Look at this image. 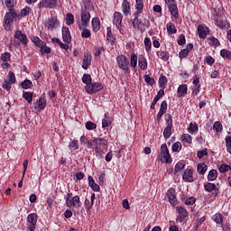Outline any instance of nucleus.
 <instances>
[{
    "label": "nucleus",
    "mask_w": 231,
    "mask_h": 231,
    "mask_svg": "<svg viewBox=\"0 0 231 231\" xmlns=\"http://www.w3.org/2000/svg\"><path fill=\"white\" fill-rule=\"evenodd\" d=\"M91 2L88 1L87 4H85V7L81 9V20H78V26L79 30H84L85 28H88V25L89 24V20L91 19V14H89V6H91Z\"/></svg>",
    "instance_id": "obj_1"
},
{
    "label": "nucleus",
    "mask_w": 231,
    "mask_h": 231,
    "mask_svg": "<svg viewBox=\"0 0 231 231\" xmlns=\"http://www.w3.org/2000/svg\"><path fill=\"white\" fill-rule=\"evenodd\" d=\"M15 39H18L19 42H22V44H28V38L24 33H22L21 31H16L14 33Z\"/></svg>",
    "instance_id": "obj_17"
},
{
    "label": "nucleus",
    "mask_w": 231,
    "mask_h": 231,
    "mask_svg": "<svg viewBox=\"0 0 231 231\" xmlns=\"http://www.w3.org/2000/svg\"><path fill=\"white\" fill-rule=\"evenodd\" d=\"M220 55L221 57H223V59H227V60H231V51L226 50V49H223L220 51Z\"/></svg>",
    "instance_id": "obj_37"
},
{
    "label": "nucleus",
    "mask_w": 231,
    "mask_h": 231,
    "mask_svg": "<svg viewBox=\"0 0 231 231\" xmlns=\"http://www.w3.org/2000/svg\"><path fill=\"white\" fill-rule=\"evenodd\" d=\"M132 24L134 30H138L139 32H143V30H145V23H143V22L138 18L133 19Z\"/></svg>",
    "instance_id": "obj_11"
},
{
    "label": "nucleus",
    "mask_w": 231,
    "mask_h": 231,
    "mask_svg": "<svg viewBox=\"0 0 231 231\" xmlns=\"http://www.w3.org/2000/svg\"><path fill=\"white\" fill-rule=\"evenodd\" d=\"M21 17L16 12H7L4 17V27L6 32H12V26H14V19Z\"/></svg>",
    "instance_id": "obj_2"
},
{
    "label": "nucleus",
    "mask_w": 231,
    "mask_h": 231,
    "mask_svg": "<svg viewBox=\"0 0 231 231\" xmlns=\"http://www.w3.org/2000/svg\"><path fill=\"white\" fill-rule=\"evenodd\" d=\"M183 169H185V164H183V162H178L175 165L174 174H178V172H180V171H183Z\"/></svg>",
    "instance_id": "obj_51"
},
{
    "label": "nucleus",
    "mask_w": 231,
    "mask_h": 231,
    "mask_svg": "<svg viewBox=\"0 0 231 231\" xmlns=\"http://www.w3.org/2000/svg\"><path fill=\"white\" fill-rule=\"evenodd\" d=\"M37 214L36 213H31L27 217V221L30 223L31 226H37Z\"/></svg>",
    "instance_id": "obj_27"
},
{
    "label": "nucleus",
    "mask_w": 231,
    "mask_h": 231,
    "mask_svg": "<svg viewBox=\"0 0 231 231\" xmlns=\"http://www.w3.org/2000/svg\"><path fill=\"white\" fill-rule=\"evenodd\" d=\"M172 152H180V151H181V143L180 142H176L172 144Z\"/></svg>",
    "instance_id": "obj_49"
},
{
    "label": "nucleus",
    "mask_w": 231,
    "mask_h": 231,
    "mask_svg": "<svg viewBox=\"0 0 231 231\" xmlns=\"http://www.w3.org/2000/svg\"><path fill=\"white\" fill-rule=\"evenodd\" d=\"M80 143H82L83 145H86V147H88V149H91V147H93V143L92 141H89L88 139V137H86V135H82L79 139Z\"/></svg>",
    "instance_id": "obj_29"
},
{
    "label": "nucleus",
    "mask_w": 231,
    "mask_h": 231,
    "mask_svg": "<svg viewBox=\"0 0 231 231\" xmlns=\"http://www.w3.org/2000/svg\"><path fill=\"white\" fill-rule=\"evenodd\" d=\"M116 60L120 69H123L126 73H129V60H127V57L120 55L116 57Z\"/></svg>",
    "instance_id": "obj_5"
},
{
    "label": "nucleus",
    "mask_w": 231,
    "mask_h": 231,
    "mask_svg": "<svg viewBox=\"0 0 231 231\" xmlns=\"http://www.w3.org/2000/svg\"><path fill=\"white\" fill-rule=\"evenodd\" d=\"M144 46L146 51H151V48L152 47V42H151V38L146 37L144 39Z\"/></svg>",
    "instance_id": "obj_47"
},
{
    "label": "nucleus",
    "mask_w": 231,
    "mask_h": 231,
    "mask_svg": "<svg viewBox=\"0 0 231 231\" xmlns=\"http://www.w3.org/2000/svg\"><path fill=\"white\" fill-rule=\"evenodd\" d=\"M194 48V45L192 43H189L187 47L183 50H181L179 53L180 59H185L188 55L190 50Z\"/></svg>",
    "instance_id": "obj_16"
},
{
    "label": "nucleus",
    "mask_w": 231,
    "mask_h": 231,
    "mask_svg": "<svg viewBox=\"0 0 231 231\" xmlns=\"http://www.w3.org/2000/svg\"><path fill=\"white\" fill-rule=\"evenodd\" d=\"M132 68H136L137 64H138V56H136V54L133 53L131 55V62H130Z\"/></svg>",
    "instance_id": "obj_48"
},
{
    "label": "nucleus",
    "mask_w": 231,
    "mask_h": 231,
    "mask_svg": "<svg viewBox=\"0 0 231 231\" xmlns=\"http://www.w3.org/2000/svg\"><path fill=\"white\" fill-rule=\"evenodd\" d=\"M167 197L169 199V201L171 205H173V207L176 205V190L172 188L169 189L167 191Z\"/></svg>",
    "instance_id": "obj_14"
},
{
    "label": "nucleus",
    "mask_w": 231,
    "mask_h": 231,
    "mask_svg": "<svg viewBox=\"0 0 231 231\" xmlns=\"http://www.w3.org/2000/svg\"><path fill=\"white\" fill-rule=\"evenodd\" d=\"M23 98H25L29 104H32L33 94L32 92H24Z\"/></svg>",
    "instance_id": "obj_54"
},
{
    "label": "nucleus",
    "mask_w": 231,
    "mask_h": 231,
    "mask_svg": "<svg viewBox=\"0 0 231 231\" xmlns=\"http://www.w3.org/2000/svg\"><path fill=\"white\" fill-rule=\"evenodd\" d=\"M102 89H104V86L99 82H92L85 87V91L88 95H94L95 93H98V91H102Z\"/></svg>",
    "instance_id": "obj_4"
},
{
    "label": "nucleus",
    "mask_w": 231,
    "mask_h": 231,
    "mask_svg": "<svg viewBox=\"0 0 231 231\" xmlns=\"http://www.w3.org/2000/svg\"><path fill=\"white\" fill-rule=\"evenodd\" d=\"M5 5L9 12H15V9L14 8V0H5Z\"/></svg>",
    "instance_id": "obj_46"
},
{
    "label": "nucleus",
    "mask_w": 231,
    "mask_h": 231,
    "mask_svg": "<svg viewBox=\"0 0 231 231\" xmlns=\"http://www.w3.org/2000/svg\"><path fill=\"white\" fill-rule=\"evenodd\" d=\"M86 129H88V131H93V129H95L97 127V124L91 122V121H88L85 125Z\"/></svg>",
    "instance_id": "obj_53"
},
{
    "label": "nucleus",
    "mask_w": 231,
    "mask_h": 231,
    "mask_svg": "<svg viewBox=\"0 0 231 231\" xmlns=\"http://www.w3.org/2000/svg\"><path fill=\"white\" fill-rule=\"evenodd\" d=\"M208 27H205L201 24H199L198 26V33H199V37H200V39H207V35L208 33Z\"/></svg>",
    "instance_id": "obj_15"
},
{
    "label": "nucleus",
    "mask_w": 231,
    "mask_h": 231,
    "mask_svg": "<svg viewBox=\"0 0 231 231\" xmlns=\"http://www.w3.org/2000/svg\"><path fill=\"white\" fill-rule=\"evenodd\" d=\"M59 24H60V22L55 16H51L45 23V26L48 30H55V28L59 27Z\"/></svg>",
    "instance_id": "obj_7"
},
{
    "label": "nucleus",
    "mask_w": 231,
    "mask_h": 231,
    "mask_svg": "<svg viewBox=\"0 0 231 231\" xmlns=\"http://www.w3.org/2000/svg\"><path fill=\"white\" fill-rule=\"evenodd\" d=\"M171 134H172V124H167L166 127L163 131V136L167 140L171 138Z\"/></svg>",
    "instance_id": "obj_28"
},
{
    "label": "nucleus",
    "mask_w": 231,
    "mask_h": 231,
    "mask_svg": "<svg viewBox=\"0 0 231 231\" xmlns=\"http://www.w3.org/2000/svg\"><path fill=\"white\" fill-rule=\"evenodd\" d=\"M122 19H124L122 13L116 12L114 14V23L116 24L117 30H119L120 33L124 34L122 32Z\"/></svg>",
    "instance_id": "obj_8"
},
{
    "label": "nucleus",
    "mask_w": 231,
    "mask_h": 231,
    "mask_svg": "<svg viewBox=\"0 0 231 231\" xmlns=\"http://www.w3.org/2000/svg\"><path fill=\"white\" fill-rule=\"evenodd\" d=\"M21 88L23 89H31V88H33V83L30 79H25L21 83Z\"/></svg>",
    "instance_id": "obj_34"
},
{
    "label": "nucleus",
    "mask_w": 231,
    "mask_h": 231,
    "mask_svg": "<svg viewBox=\"0 0 231 231\" xmlns=\"http://www.w3.org/2000/svg\"><path fill=\"white\" fill-rule=\"evenodd\" d=\"M66 206L69 207V208H71V207H74V208H80V197L78 195L73 197Z\"/></svg>",
    "instance_id": "obj_10"
},
{
    "label": "nucleus",
    "mask_w": 231,
    "mask_h": 231,
    "mask_svg": "<svg viewBox=\"0 0 231 231\" xmlns=\"http://www.w3.org/2000/svg\"><path fill=\"white\" fill-rule=\"evenodd\" d=\"M91 66V55L85 53L83 56L82 68L83 69H88Z\"/></svg>",
    "instance_id": "obj_18"
},
{
    "label": "nucleus",
    "mask_w": 231,
    "mask_h": 231,
    "mask_svg": "<svg viewBox=\"0 0 231 231\" xmlns=\"http://www.w3.org/2000/svg\"><path fill=\"white\" fill-rule=\"evenodd\" d=\"M122 8L123 14H125V15H129L131 12V3H129L127 0H124L122 3Z\"/></svg>",
    "instance_id": "obj_25"
},
{
    "label": "nucleus",
    "mask_w": 231,
    "mask_h": 231,
    "mask_svg": "<svg viewBox=\"0 0 231 231\" xmlns=\"http://www.w3.org/2000/svg\"><path fill=\"white\" fill-rule=\"evenodd\" d=\"M30 12H32V9L30 7L26 6L25 8L22 9L20 12V17H26V15L30 14Z\"/></svg>",
    "instance_id": "obj_50"
},
{
    "label": "nucleus",
    "mask_w": 231,
    "mask_h": 231,
    "mask_svg": "<svg viewBox=\"0 0 231 231\" xmlns=\"http://www.w3.org/2000/svg\"><path fill=\"white\" fill-rule=\"evenodd\" d=\"M75 23V17L72 14L69 13L66 14V24L71 26Z\"/></svg>",
    "instance_id": "obj_38"
},
{
    "label": "nucleus",
    "mask_w": 231,
    "mask_h": 231,
    "mask_svg": "<svg viewBox=\"0 0 231 231\" xmlns=\"http://www.w3.org/2000/svg\"><path fill=\"white\" fill-rule=\"evenodd\" d=\"M7 79L10 83L15 84L16 79H15V74L13 71H9Z\"/></svg>",
    "instance_id": "obj_55"
},
{
    "label": "nucleus",
    "mask_w": 231,
    "mask_h": 231,
    "mask_svg": "<svg viewBox=\"0 0 231 231\" xmlns=\"http://www.w3.org/2000/svg\"><path fill=\"white\" fill-rule=\"evenodd\" d=\"M163 95H165V91L163 89L158 91V94L155 96L151 105V109H154L156 107V104H158V101L163 97Z\"/></svg>",
    "instance_id": "obj_19"
},
{
    "label": "nucleus",
    "mask_w": 231,
    "mask_h": 231,
    "mask_svg": "<svg viewBox=\"0 0 231 231\" xmlns=\"http://www.w3.org/2000/svg\"><path fill=\"white\" fill-rule=\"evenodd\" d=\"M93 147H100V145H107V140L104 138H94L92 140Z\"/></svg>",
    "instance_id": "obj_22"
},
{
    "label": "nucleus",
    "mask_w": 231,
    "mask_h": 231,
    "mask_svg": "<svg viewBox=\"0 0 231 231\" xmlns=\"http://www.w3.org/2000/svg\"><path fill=\"white\" fill-rule=\"evenodd\" d=\"M169 10L171 12V14L175 18L178 19L180 17V14L178 13V5L176 4H170L168 5Z\"/></svg>",
    "instance_id": "obj_20"
},
{
    "label": "nucleus",
    "mask_w": 231,
    "mask_h": 231,
    "mask_svg": "<svg viewBox=\"0 0 231 231\" xmlns=\"http://www.w3.org/2000/svg\"><path fill=\"white\" fill-rule=\"evenodd\" d=\"M187 89H188V87L186 84L179 86L177 89L178 97H185V95H187Z\"/></svg>",
    "instance_id": "obj_30"
},
{
    "label": "nucleus",
    "mask_w": 231,
    "mask_h": 231,
    "mask_svg": "<svg viewBox=\"0 0 231 231\" xmlns=\"http://www.w3.org/2000/svg\"><path fill=\"white\" fill-rule=\"evenodd\" d=\"M166 28H167L168 33L174 34L176 33V32H178V30L176 29V25H174V23H167Z\"/></svg>",
    "instance_id": "obj_39"
},
{
    "label": "nucleus",
    "mask_w": 231,
    "mask_h": 231,
    "mask_svg": "<svg viewBox=\"0 0 231 231\" xmlns=\"http://www.w3.org/2000/svg\"><path fill=\"white\" fill-rule=\"evenodd\" d=\"M226 143L227 152H230L231 154V136H227L226 138Z\"/></svg>",
    "instance_id": "obj_63"
},
{
    "label": "nucleus",
    "mask_w": 231,
    "mask_h": 231,
    "mask_svg": "<svg viewBox=\"0 0 231 231\" xmlns=\"http://www.w3.org/2000/svg\"><path fill=\"white\" fill-rule=\"evenodd\" d=\"M215 180H217V171H216V170H211V171L208 172V181H215Z\"/></svg>",
    "instance_id": "obj_36"
},
{
    "label": "nucleus",
    "mask_w": 231,
    "mask_h": 231,
    "mask_svg": "<svg viewBox=\"0 0 231 231\" xmlns=\"http://www.w3.org/2000/svg\"><path fill=\"white\" fill-rule=\"evenodd\" d=\"M83 84H86L87 86H89L92 83L91 75L89 74H84L82 78Z\"/></svg>",
    "instance_id": "obj_44"
},
{
    "label": "nucleus",
    "mask_w": 231,
    "mask_h": 231,
    "mask_svg": "<svg viewBox=\"0 0 231 231\" xmlns=\"http://www.w3.org/2000/svg\"><path fill=\"white\" fill-rule=\"evenodd\" d=\"M196 203V198L194 197H189L185 200V205H194Z\"/></svg>",
    "instance_id": "obj_64"
},
{
    "label": "nucleus",
    "mask_w": 231,
    "mask_h": 231,
    "mask_svg": "<svg viewBox=\"0 0 231 231\" xmlns=\"http://www.w3.org/2000/svg\"><path fill=\"white\" fill-rule=\"evenodd\" d=\"M213 127L217 133H221V131H223V125H221V122L219 121L215 122Z\"/></svg>",
    "instance_id": "obj_52"
},
{
    "label": "nucleus",
    "mask_w": 231,
    "mask_h": 231,
    "mask_svg": "<svg viewBox=\"0 0 231 231\" xmlns=\"http://www.w3.org/2000/svg\"><path fill=\"white\" fill-rule=\"evenodd\" d=\"M216 184L210 182H208L204 185L206 192H214V190H216Z\"/></svg>",
    "instance_id": "obj_41"
},
{
    "label": "nucleus",
    "mask_w": 231,
    "mask_h": 231,
    "mask_svg": "<svg viewBox=\"0 0 231 231\" xmlns=\"http://www.w3.org/2000/svg\"><path fill=\"white\" fill-rule=\"evenodd\" d=\"M157 55L159 59H162V60H164V61L169 60V52L167 51H158Z\"/></svg>",
    "instance_id": "obj_42"
},
{
    "label": "nucleus",
    "mask_w": 231,
    "mask_h": 231,
    "mask_svg": "<svg viewBox=\"0 0 231 231\" xmlns=\"http://www.w3.org/2000/svg\"><path fill=\"white\" fill-rule=\"evenodd\" d=\"M182 179L184 181H188V183H192L194 179L192 178V170H186L183 173Z\"/></svg>",
    "instance_id": "obj_23"
},
{
    "label": "nucleus",
    "mask_w": 231,
    "mask_h": 231,
    "mask_svg": "<svg viewBox=\"0 0 231 231\" xmlns=\"http://www.w3.org/2000/svg\"><path fill=\"white\" fill-rule=\"evenodd\" d=\"M182 141L186 143H192V136H190L189 134H184L182 135Z\"/></svg>",
    "instance_id": "obj_57"
},
{
    "label": "nucleus",
    "mask_w": 231,
    "mask_h": 231,
    "mask_svg": "<svg viewBox=\"0 0 231 231\" xmlns=\"http://www.w3.org/2000/svg\"><path fill=\"white\" fill-rule=\"evenodd\" d=\"M213 220L217 223V225H221L223 223V215L221 213H217L213 216Z\"/></svg>",
    "instance_id": "obj_45"
},
{
    "label": "nucleus",
    "mask_w": 231,
    "mask_h": 231,
    "mask_svg": "<svg viewBox=\"0 0 231 231\" xmlns=\"http://www.w3.org/2000/svg\"><path fill=\"white\" fill-rule=\"evenodd\" d=\"M189 133H190L191 134H193V133H198V125L190 123L189 127Z\"/></svg>",
    "instance_id": "obj_59"
},
{
    "label": "nucleus",
    "mask_w": 231,
    "mask_h": 231,
    "mask_svg": "<svg viewBox=\"0 0 231 231\" xmlns=\"http://www.w3.org/2000/svg\"><path fill=\"white\" fill-rule=\"evenodd\" d=\"M176 210H177V219L176 222L177 223H183V221H185V217H187L189 216V212L187 211V209L183 207L180 206H177L176 207Z\"/></svg>",
    "instance_id": "obj_6"
},
{
    "label": "nucleus",
    "mask_w": 231,
    "mask_h": 231,
    "mask_svg": "<svg viewBox=\"0 0 231 231\" xmlns=\"http://www.w3.org/2000/svg\"><path fill=\"white\" fill-rule=\"evenodd\" d=\"M159 158L162 163H171L172 158H171V153L169 152V148H167V144L163 143L161 145V152L159 154Z\"/></svg>",
    "instance_id": "obj_3"
},
{
    "label": "nucleus",
    "mask_w": 231,
    "mask_h": 231,
    "mask_svg": "<svg viewBox=\"0 0 231 231\" xmlns=\"http://www.w3.org/2000/svg\"><path fill=\"white\" fill-rule=\"evenodd\" d=\"M216 24L218 28H221L222 30L225 28H229L228 22L223 18H219L216 21Z\"/></svg>",
    "instance_id": "obj_31"
},
{
    "label": "nucleus",
    "mask_w": 231,
    "mask_h": 231,
    "mask_svg": "<svg viewBox=\"0 0 231 231\" xmlns=\"http://www.w3.org/2000/svg\"><path fill=\"white\" fill-rule=\"evenodd\" d=\"M88 185L94 192H100V186L95 183V180L91 176H88Z\"/></svg>",
    "instance_id": "obj_24"
},
{
    "label": "nucleus",
    "mask_w": 231,
    "mask_h": 231,
    "mask_svg": "<svg viewBox=\"0 0 231 231\" xmlns=\"http://www.w3.org/2000/svg\"><path fill=\"white\" fill-rule=\"evenodd\" d=\"M12 84L13 83H10L9 80L5 79L2 83V86H3L4 89H6V91H10V89H12Z\"/></svg>",
    "instance_id": "obj_56"
},
{
    "label": "nucleus",
    "mask_w": 231,
    "mask_h": 231,
    "mask_svg": "<svg viewBox=\"0 0 231 231\" xmlns=\"http://www.w3.org/2000/svg\"><path fill=\"white\" fill-rule=\"evenodd\" d=\"M69 149L73 152V151H77L79 149V141L77 140H72L69 143Z\"/></svg>",
    "instance_id": "obj_40"
},
{
    "label": "nucleus",
    "mask_w": 231,
    "mask_h": 231,
    "mask_svg": "<svg viewBox=\"0 0 231 231\" xmlns=\"http://www.w3.org/2000/svg\"><path fill=\"white\" fill-rule=\"evenodd\" d=\"M144 81L150 86H154L155 83L154 79L149 77V75H144Z\"/></svg>",
    "instance_id": "obj_61"
},
{
    "label": "nucleus",
    "mask_w": 231,
    "mask_h": 231,
    "mask_svg": "<svg viewBox=\"0 0 231 231\" xmlns=\"http://www.w3.org/2000/svg\"><path fill=\"white\" fill-rule=\"evenodd\" d=\"M92 28L94 32H98V30H100V19L98 18L92 19Z\"/></svg>",
    "instance_id": "obj_33"
},
{
    "label": "nucleus",
    "mask_w": 231,
    "mask_h": 231,
    "mask_svg": "<svg viewBox=\"0 0 231 231\" xmlns=\"http://www.w3.org/2000/svg\"><path fill=\"white\" fill-rule=\"evenodd\" d=\"M219 172L221 174H225V172H228V171H231V166L228 164H221L218 168Z\"/></svg>",
    "instance_id": "obj_43"
},
{
    "label": "nucleus",
    "mask_w": 231,
    "mask_h": 231,
    "mask_svg": "<svg viewBox=\"0 0 231 231\" xmlns=\"http://www.w3.org/2000/svg\"><path fill=\"white\" fill-rule=\"evenodd\" d=\"M107 41L108 42H114L115 36H113V33L111 32V27H107Z\"/></svg>",
    "instance_id": "obj_60"
},
{
    "label": "nucleus",
    "mask_w": 231,
    "mask_h": 231,
    "mask_svg": "<svg viewBox=\"0 0 231 231\" xmlns=\"http://www.w3.org/2000/svg\"><path fill=\"white\" fill-rule=\"evenodd\" d=\"M31 41L35 46H38V48H44V46H46V42H42V39L37 36H32Z\"/></svg>",
    "instance_id": "obj_21"
},
{
    "label": "nucleus",
    "mask_w": 231,
    "mask_h": 231,
    "mask_svg": "<svg viewBox=\"0 0 231 231\" xmlns=\"http://www.w3.org/2000/svg\"><path fill=\"white\" fill-rule=\"evenodd\" d=\"M59 0H42L39 3V8H54Z\"/></svg>",
    "instance_id": "obj_9"
},
{
    "label": "nucleus",
    "mask_w": 231,
    "mask_h": 231,
    "mask_svg": "<svg viewBox=\"0 0 231 231\" xmlns=\"http://www.w3.org/2000/svg\"><path fill=\"white\" fill-rule=\"evenodd\" d=\"M52 42H57V44L60 45V48H61V50H69V45L63 43L62 42H60L59 38H53Z\"/></svg>",
    "instance_id": "obj_35"
},
{
    "label": "nucleus",
    "mask_w": 231,
    "mask_h": 231,
    "mask_svg": "<svg viewBox=\"0 0 231 231\" xmlns=\"http://www.w3.org/2000/svg\"><path fill=\"white\" fill-rule=\"evenodd\" d=\"M62 39L63 42H66V44L71 42V32H69V28L62 27Z\"/></svg>",
    "instance_id": "obj_13"
},
{
    "label": "nucleus",
    "mask_w": 231,
    "mask_h": 231,
    "mask_svg": "<svg viewBox=\"0 0 231 231\" xmlns=\"http://www.w3.org/2000/svg\"><path fill=\"white\" fill-rule=\"evenodd\" d=\"M139 68L143 70L147 69V60L143 56H140L138 60Z\"/></svg>",
    "instance_id": "obj_32"
},
{
    "label": "nucleus",
    "mask_w": 231,
    "mask_h": 231,
    "mask_svg": "<svg viewBox=\"0 0 231 231\" xmlns=\"http://www.w3.org/2000/svg\"><path fill=\"white\" fill-rule=\"evenodd\" d=\"M33 107L35 111H42L46 107V99L44 97H40L38 102L33 103Z\"/></svg>",
    "instance_id": "obj_12"
},
{
    "label": "nucleus",
    "mask_w": 231,
    "mask_h": 231,
    "mask_svg": "<svg viewBox=\"0 0 231 231\" xmlns=\"http://www.w3.org/2000/svg\"><path fill=\"white\" fill-rule=\"evenodd\" d=\"M185 42H186L185 35L184 34L179 35V39H178L179 46H184Z\"/></svg>",
    "instance_id": "obj_62"
},
{
    "label": "nucleus",
    "mask_w": 231,
    "mask_h": 231,
    "mask_svg": "<svg viewBox=\"0 0 231 231\" xmlns=\"http://www.w3.org/2000/svg\"><path fill=\"white\" fill-rule=\"evenodd\" d=\"M208 169V166H207L205 162H200L197 166V172H199V174H201L202 176H205V173L207 172Z\"/></svg>",
    "instance_id": "obj_26"
},
{
    "label": "nucleus",
    "mask_w": 231,
    "mask_h": 231,
    "mask_svg": "<svg viewBox=\"0 0 231 231\" xmlns=\"http://www.w3.org/2000/svg\"><path fill=\"white\" fill-rule=\"evenodd\" d=\"M159 85L161 88H165V86H167V77L162 76L159 79Z\"/></svg>",
    "instance_id": "obj_58"
}]
</instances>
